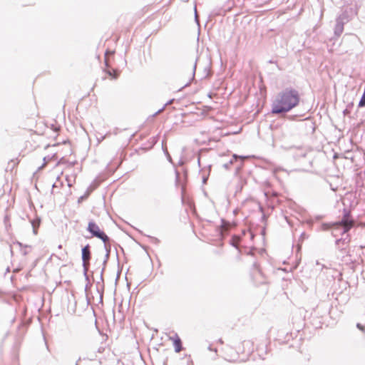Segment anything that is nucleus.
<instances>
[{
  "label": "nucleus",
  "instance_id": "f257e3e1",
  "mask_svg": "<svg viewBox=\"0 0 365 365\" xmlns=\"http://www.w3.org/2000/svg\"><path fill=\"white\" fill-rule=\"evenodd\" d=\"M300 96L294 89H286L279 93L272 104V113L279 114L287 113L299 105Z\"/></svg>",
  "mask_w": 365,
  "mask_h": 365
},
{
  "label": "nucleus",
  "instance_id": "f03ea898",
  "mask_svg": "<svg viewBox=\"0 0 365 365\" xmlns=\"http://www.w3.org/2000/svg\"><path fill=\"white\" fill-rule=\"evenodd\" d=\"M253 351L254 344L250 341H244L227 348L224 353V357L230 362H241L247 359Z\"/></svg>",
  "mask_w": 365,
  "mask_h": 365
},
{
  "label": "nucleus",
  "instance_id": "7ed1b4c3",
  "mask_svg": "<svg viewBox=\"0 0 365 365\" xmlns=\"http://www.w3.org/2000/svg\"><path fill=\"white\" fill-rule=\"evenodd\" d=\"M250 279L254 286L267 284V278L258 265H255L250 273Z\"/></svg>",
  "mask_w": 365,
  "mask_h": 365
},
{
  "label": "nucleus",
  "instance_id": "20e7f679",
  "mask_svg": "<svg viewBox=\"0 0 365 365\" xmlns=\"http://www.w3.org/2000/svg\"><path fill=\"white\" fill-rule=\"evenodd\" d=\"M354 225V221L351 219L350 212H346L344 215L341 220L334 224L336 228L343 227L344 232H347Z\"/></svg>",
  "mask_w": 365,
  "mask_h": 365
},
{
  "label": "nucleus",
  "instance_id": "39448f33",
  "mask_svg": "<svg viewBox=\"0 0 365 365\" xmlns=\"http://www.w3.org/2000/svg\"><path fill=\"white\" fill-rule=\"evenodd\" d=\"M88 230L92 233L93 236L102 240L104 242H106L108 240V237L101 231L98 225L93 222H90L88 223Z\"/></svg>",
  "mask_w": 365,
  "mask_h": 365
},
{
  "label": "nucleus",
  "instance_id": "423d86ee",
  "mask_svg": "<svg viewBox=\"0 0 365 365\" xmlns=\"http://www.w3.org/2000/svg\"><path fill=\"white\" fill-rule=\"evenodd\" d=\"M91 251H90V246L87 245L82 249V260L83 267L86 269H88V267L90 265V260H91Z\"/></svg>",
  "mask_w": 365,
  "mask_h": 365
},
{
  "label": "nucleus",
  "instance_id": "0eeeda50",
  "mask_svg": "<svg viewBox=\"0 0 365 365\" xmlns=\"http://www.w3.org/2000/svg\"><path fill=\"white\" fill-rule=\"evenodd\" d=\"M169 340L173 342L175 352L179 353L182 351V341L180 336L177 334H175L173 336H170Z\"/></svg>",
  "mask_w": 365,
  "mask_h": 365
},
{
  "label": "nucleus",
  "instance_id": "6e6552de",
  "mask_svg": "<svg viewBox=\"0 0 365 365\" xmlns=\"http://www.w3.org/2000/svg\"><path fill=\"white\" fill-rule=\"evenodd\" d=\"M106 65L107 66V68L106 69V73L113 79H115L119 76V72L113 68H110L108 66V60L106 58L105 60Z\"/></svg>",
  "mask_w": 365,
  "mask_h": 365
},
{
  "label": "nucleus",
  "instance_id": "1a4fd4ad",
  "mask_svg": "<svg viewBox=\"0 0 365 365\" xmlns=\"http://www.w3.org/2000/svg\"><path fill=\"white\" fill-rule=\"evenodd\" d=\"M240 242V237L238 236H233L231 239V245L235 247H238Z\"/></svg>",
  "mask_w": 365,
  "mask_h": 365
},
{
  "label": "nucleus",
  "instance_id": "9d476101",
  "mask_svg": "<svg viewBox=\"0 0 365 365\" xmlns=\"http://www.w3.org/2000/svg\"><path fill=\"white\" fill-rule=\"evenodd\" d=\"M221 227H222V232L223 231H227L229 230L230 225L227 222H222V225Z\"/></svg>",
  "mask_w": 365,
  "mask_h": 365
},
{
  "label": "nucleus",
  "instance_id": "9b49d317",
  "mask_svg": "<svg viewBox=\"0 0 365 365\" xmlns=\"http://www.w3.org/2000/svg\"><path fill=\"white\" fill-rule=\"evenodd\" d=\"M359 107L365 106V96H362V97L359 103Z\"/></svg>",
  "mask_w": 365,
  "mask_h": 365
},
{
  "label": "nucleus",
  "instance_id": "f8f14e48",
  "mask_svg": "<svg viewBox=\"0 0 365 365\" xmlns=\"http://www.w3.org/2000/svg\"><path fill=\"white\" fill-rule=\"evenodd\" d=\"M356 327L361 331L364 330V327L361 324H357Z\"/></svg>",
  "mask_w": 365,
  "mask_h": 365
},
{
  "label": "nucleus",
  "instance_id": "ddd939ff",
  "mask_svg": "<svg viewBox=\"0 0 365 365\" xmlns=\"http://www.w3.org/2000/svg\"><path fill=\"white\" fill-rule=\"evenodd\" d=\"M63 145H64L66 147H67V148H68V149H67V150H66V152H69V151H70V150H71V149H70V145H69V144H66V143H63Z\"/></svg>",
  "mask_w": 365,
  "mask_h": 365
},
{
  "label": "nucleus",
  "instance_id": "4468645a",
  "mask_svg": "<svg viewBox=\"0 0 365 365\" xmlns=\"http://www.w3.org/2000/svg\"><path fill=\"white\" fill-rule=\"evenodd\" d=\"M58 153H59V151H56L55 153L54 156L56 157V158H58L59 157Z\"/></svg>",
  "mask_w": 365,
  "mask_h": 365
},
{
  "label": "nucleus",
  "instance_id": "2eb2a0df",
  "mask_svg": "<svg viewBox=\"0 0 365 365\" xmlns=\"http://www.w3.org/2000/svg\"><path fill=\"white\" fill-rule=\"evenodd\" d=\"M233 158L236 159V158H239V157H238L237 155H233Z\"/></svg>",
  "mask_w": 365,
  "mask_h": 365
}]
</instances>
